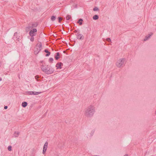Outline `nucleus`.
<instances>
[{"label":"nucleus","instance_id":"f257e3e1","mask_svg":"<svg viewBox=\"0 0 156 156\" xmlns=\"http://www.w3.org/2000/svg\"><path fill=\"white\" fill-rule=\"evenodd\" d=\"M84 115L87 118L93 117L95 112V107L93 105H90L83 110Z\"/></svg>","mask_w":156,"mask_h":156},{"label":"nucleus","instance_id":"f03ea898","mask_svg":"<svg viewBox=\"0 0 156 156\" xmlns=\"http://www.w3.org/2000/svg\"><path fill=\"white\" fill-rule=\"evenodd\" d=\"M41 69L42 71L47 74H51L54 71V70L52 68H50L48 65H42Z\"/></svg>","mask_w":156,"mask_h":156},{"label":"nucleus","instance_id":"7ed1b4c3","mask_svg":"<svg viewBox=\"0 0 156 156\" xmlns=\"http://www.w3.org/2000/svg\"><path fill=\"white\" fill-rule=\"evenodd\" d=\"M126 61V59L125 58H120L117 61L116 65L117 67L122 68L125 66Z\"/></svg>","mask_w":156,"mask_h":156},{"label":"nucleus","instance_id":"20e7f679","mask_svg":"<svg viewBox=\"0 0 156 156\" xmlns=\"http://www.w3.org/2000/svg\"><path fill=\"white\" fill-rule=\"evenodd\" d=\"M42 49V45L41 44H37L36 46L34 49V53L37 55L41 50Z\"/></svg>","mask_w":156,"mask_h":156},{"label":"nucleus","instance_id":"39448f33","mask_svg":"<svg viewBox=\"0 0 156 156\" xmlns=\"http://www.w3.org/2000/svg\"><path fill=\"white\" fill-rule=\"evenodd\" d=\"M41 92H36L34 91H28L27 92V94L28 95H36L40 94Z\"/></svg>","mask_w":156,"mask_h":156},{"label":"nucleus","instance_id":"423d86ee","mask_svg":"<svg viewBox=\"0 0 156 156\" xmlns=\"http://www.w3.org/2000/svg\"><path fill=\"white\" fill-rule=\"evenodd\" d=\"M37 30L36 29H33L30 30L29 32V34L31 36H35L36 34Z\"/></svg>","mask_w":156,"mask_h":156},{"label":"nucleus","instance_id":"0eeeda50","mask_svg":"<svg viewBox=\"0 0 156 156\" xmlns=\"http://www.w3.org/2000/svg\"><path fill=\"white\" fill-rule=\"evenodd\" d=\"M20 37L19 34H18L17 32H16L14 33L13 37L14 39L19 41L20 39Z\"/></svg>","mask_w":156,"mask_h":156},{"label":"nucleus","instance_id":"6e6552de","mask_svg":"<svg viewBox=\"0 0 156 156\" xmlns=\"http://www.w3.org/2000/svg\"><path fill=\"white\" fill-rule=\"evenodd\" d=\"M48 143L47 142H46L44 146L43 150V154H44L47 149L48 147Z\"/></svg>","mask_w":156,"mask_h":156},{"label":"nucleus","instance_id":"1a4fd4ad","mask_svg":"<svg viewBox=\"0 0 156 156\" xmlns=\"http://www.w3.org/2000/svg\"><path fill=\"white\" fill-rule=\"evenodd\" d=\"M63 64L61 62L57 63L56 65V67H57V69H61L62 68L61 66H63Z\"/></svg>","mask_w":156,"mask_h":156},{"label":"nucleus","instance_id":"9d476101","mask_svg":"<svg viewBox=\"0 0 156 156\" xmlns=\"http://www.w3.org/2000/svg\"><path fill=\"white\" fill-rule=\"evenodd\" d=\"M76 36L77 38L78 39H79L80 40H83L84 38L83 36L81 34L78 33L76 34Z\"/></svg>","mask_w":156,"mask_h":156},{"label":"nucleus","instance_id":"9b49d317","mask_svg":"<svg viewBox=\"0 0 156 156\" xmlns=\"http://www.w3.org/2000/svg\"><path fill=\"white\" fill-rule=\"evenodd\" d=\"M153 34L152 33H150V34H148V35L147 36H146L144 40V41H145L148 40V39L150 38L151 36Z\"/></svg>","mask_w":156,"mask_h":156},{"label":"nucleus","instance_id":"f8f14e48","mask_svg":"<svg viewBox=\"0 0 156 156\" xmlns=\"http://www.w3.org/2000/svg\"><path fill=\"white\" fill-rule=\"evenodd\" d=\"M19 133H20L19 132L16 131L13 134V136L15 137H17L18 136Z\"/></svg>","mask_w":156,"mask_h":156},{"label":"nucleus","instance_id":"ddd939ff","mask_svg":"<svg viewBox=\"0 0 156 156\" xmlns=\"http://www.w3.org/2000/svg\"><path fill=\"white\" fill-rule=\"evenodd\" d=\"M45 52L47 53V54L45 56L46 57L49 56L50 54V52L49 51L48 49H46L44 51Z\"/></svg>","mask_w":156,"mask_h":156},{"label":"nucleus","instance_id":"4468645a","mask_svg":"<svg viewBox=\"0 0 156 156\" xmlns=\"http://www.w3.org/2000/svg\"><path fill=\"white\" fill-rule=\"evenodd\" d=\"M56 54L55 58L56 60H58L59 58V52H57Z\"/></svg>","mask_w":156,"mask_h":156},{"label":"nucleus","instance_id":"2eb2a0df","mask_svg":"<svg viewBox=\"0 0 156 156\" xmlns=\"http://www.w3.org/2000/svg\"><path fill=\"white\" fill-rule=\"evenodd\" d=\"M83 21V20L82 19H80L77 22V23L79 24L80 25H81L82 24V21Z\"/></svg>","mask_w":156,"mask_h":156},{"label":"nucleus","instance_id":"dca6fc26","mask_svg":"<svg viewBox=\"0 0 156 156\" xmlns=\"http://www.w3.org/2000/svg\"><path fill=\"white\" fill-rule=\"evenodd\" d=\"M27 105V103L26 102H23L22 104V106L23 107H25Z\"/></svg>","mask_w":156,"mask_h":156},{"label":"nucleus","instance_id":"f3484780","mask_svg":"<svg viewBox=\"0 0 156 156\" xmlns=\"http://www.w3.org/2000/svg\"><path fill=\"white\" fill-rule=\"evenodd\" d=\"M37 26V23L33 24L32 25V27H30L29 29H31L32 28L36 27Z\"/></svg>","mask_w":156,"mask_h":156},{"label":"nucleus","instance_id":"a211bd4d","mask_svg":"<svg viewBox=\"0 0 156 156\" xmlns=\"http://www.w3.org/2000/svg\"><path fill=\"white\" fill-rule=\"evenodd\" d=\"M99 17L98 15H96L93 16V19L94 20H97L98 19Z\"/></svg>","mask_w":156,"mask_h":156},{"label":"nucleus","instance_id":"6ab92c4d","mask_svg":"<svg viewBox=\"0 0 156 156\" xmlns=\"http://www.w3.org/2000/svg\"><path fill=\"white\" fill-rule=\"evenodd\" d=\"M93 10L94 11H98L99 10V9L98 7H95L94 8Z\"/></svg>","mask_w":156,"mask_h":156},{"label":"nucleus","instance_id":"aec40b11","mask_svg":"<svg viewBox=\"0 0 156 156\" xmlns=\"http://www.w3.org/2000/svg\"><path fill=\"white\" fill-rule=\"evenodd\" d=\"M53 61V59L52 58H50L49 59V62L50 63H52Z\"/></svg>","mask_w":156,"mask_h":156},{"label":"nucleus","instance_id":"412c9836","mask_svg":"<svg viewBox=\"0 0 156 156\" xmlns=\"http://www.w3.org/2000/svg\"><path fill=\"white\" fill-rule=\"evenodd\" d=\"M56 19V17L54 16H52L51 17V20L52 21H54L55 20V19Z\"/></svg>","mask_w":156,"mask_h":156},{"label":"nucleus","instance_id":"4be33fe9","mask_svg":"<svg viewBox=\"0 0 156 156\" xmlns=\"http://www.w3.org/2000/svg\"><path fill=\"white\" fill-rule=\"evenodd\" d=\"M70 17H71L70 16L68 15L66 16V19L67 20H68L70 19Z\"/></svg>","mask_w":156,"mask_h":156},{"label":"nucleus","instance_id":"5701e85b","mask_svg":"<svg viewBox=\"0 0 156 156\" xmlns=\"http://www.w3.org/2000/svg\"><path fill=\"white\" fill-rule=\"evenodd\" d=\"M8 149L9 151H11L12 150V147L11 146H9L8 147Z\"/></svg>","mask_w":156,"mask_h":156},{"label":"nucleus","instance_id":"b1692460","mask_svg":"<svg viewBox=\"0 0 156 156\" xmlns=\"http://www.w3.org/2000/svg\"><path fill=\"white\" fill-rule=\"evenodd\" d=\"M31 37L30 38V41H33L34 40V36H31Z\"/></svg>","mask_w":156,"mask_h":156},{"label":"nucleus","instance_id":"393cba45","mask_svg":"<svg viewBox=\"0 0 156 156\" xmlns=\"http://www.w3.org/2000/svg\"><path fill=\"white\" fill-rule=\"evenodd\" d=\"M58 22L59 23L62 20V18L60 17H58Z\"/></svg>","mask_w":156,"mask_h":156},{"label":"nucleus","instance_id":"a878e982","mask_svg":"<svg viewBox=\"0 0 156 156\" xmlns=\"http://www.w3.org/2000/svg\"><path fill=\"white\" fill-rule=\"evenodd\" d=\"M35 79H36V80L37 81L38 80V78L39 77L38 76H35Z\"/></svg>","mask_w":156,"mask_h":156},{"label":"nucleus","instance_id":"bb28decb","mask_svg":"<svg viewBox=\"0 0 156 156\" xmlns=\"http://www.w3.org/2000/svg\"><path fill=\"white\" fill-rule=\"evenodd\" d=\"M107 41H111V39L110 38H107Z\"/></svg>","mask_w":156,"mask_h":156},{"label":"nucleus","instance_id":"cd10ccee","mask_svg":"<svg viewBox=\"0 0 156 156\" xmlns=\"http://www.w3.org/2000/svg\"><path fill=\"white\" fill-rule=\"evenodd\" d=\"M7 108H8V107L7 106H5L4 107V109H6Z\"/></svg>","mask_w":156,"mask_h":156},{"label":"nucleus","instance_id":"c85d7f7f","mask_svg":"<svg viewBox=\"0 0 156 156\" xmlns=\"http://www.w3.org/2000/svg\"><path fill=\"white\" fill-rule=\"evenodd\" d=\"M124 156H128V154H126Z\"/></svg>","mask_w":156,"mask_h":156},{"label":"nucleus","instance_id":"c756f323","mask_svg":"<svg viewBox=\"0 0 156 156\" xmlns=\"http://www.w3.org/2000/svg\"><path fill=\"white\" fill-rule=\"evenodd\" d=\"M74 33H76L77 32V31L76 30H75L74 31Z\"/></svg>","mask_w":156,"mask_h":156},{"label":"nucleus","instance_id":"7c9ffc66","mask_svg":"<svg viewBox=\"0 0 156 156\" xmlns=\"http://www.w3.org/2000/svg\"><path fill=\"white\" fill-rule=\"evenodd\" d=\"M92 134L91 135H92L94 133V131H93L92 132Z\"/></svg>","mask_w":156,"mask_h":156},{"label":"nucleus","instance_id":"2f4dec72","mask_svg":"<svg viewBox=\"0 0 156 156\" xmlns=\"http://www.w3.org/2000/svg\"><path fill=\"white\" fill-rule=\"evenodd\" d=\"M2 80V79L1 77H0V81H1Z\"/></svg>","mask_w":156,"mask_h":156},{"label":"nucleus","instance_id":"473e14b6","mask_svg":"<svg viewBox=\"0 0 156 156\" xmlns=\"http://www.w3.org/2000/svg\"><path fill=\"white\" fill-rule=\"evenodd\" d=\"M155 113H156V111H155Z\"/></svg>","mask_w":156,"mask_h":156}]
</instances>
